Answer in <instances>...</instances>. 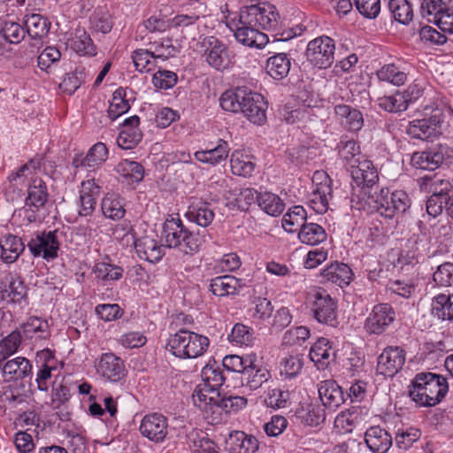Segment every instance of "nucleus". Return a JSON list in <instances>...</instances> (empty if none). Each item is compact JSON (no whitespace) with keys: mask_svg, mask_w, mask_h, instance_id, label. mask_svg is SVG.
Returning a JSON list of instances; mask_svg holds the SVG:
<instances>
[{"mask_svg":"<svg viewBox=\"0 0 453 453\" xmlns=\"http://www.w3.org/2000/svg\"><path fill=\"white\" fill-rule=\"evenodd\" d=\"M281 18L275 5L262 2L241 8L238 24L234 31L235 39L244 46L261 49L269 42L268 35L261 30L278 34L281 29Z\"/></svg>","mask_w":453,"mask_h":453,"instance_id":"nucleus-1","label":"nucleus"},{"mask_svg":"<svg viewBox=\"0 0 453 453\" xmlns=\"http://www.w3.org/2000/svg\"><path fill=\"white\" fill-rule=\"evenodd\" d=\"M429 96L433 103L426 105V111L431 110L430 116L426 119V171H434L442 165L446 157H450L451 151L441 143L434 144L433 141H431V145H428V139L441 134V129L445 112L450 113L451 110L443 97L435 90L432 89Z\"/></svg>","mask_w":453,"mask_h":453,"instance_id":"nucleus-2","label":"nucleus"},{"mask_svg":"<svg viewBox=\"0 0 453 453\" xmlns=\"http://www.w3.org/2000/svg\"><path fill=\"white\" fill-rule=\"evenodd\" d=\"M206 236L205 230L194 232L180 218L166 219L162 226L161 238L165 246L185 255L197 253L205 242Z\"/></svg>","mask_w":453,"mask_h":453,"instance_id":"nucleus-3","label":"nucleus"},{"mask_svg":"<svg viewBox=\"0 0 453 453\" xmlns=\"http://www.w3.org/2000/svg\"><path fill=\"white\" fill-rule=\"evenodd\" d=\"M209 345L208 337L180 328L175 334H170L165 349L178 358L189 359L203 356Z\"/></svg>","mask_w":453,"mask_h":453,"instance_id":"nucleus-4","label":"nucleus"},{"mask_svg":"<svg viewBox=\"0 0 453 453\" xmlns=\"http://www.w3.org/2000/svg\"><path fill=\"white\" fill-rule=\"evenodd\" d=\"M201 378L203 382L196 387L192 395L196 404V397L197 398L200 403L198 404L200 408L202 407V403H207L210 395H216L219 393V388L228 380L229 376L224 367H221L214 358H211L203 367Z\"/></svg>","mask_w":453,"mask_h":453,"instance_id":"nucleus-5","label":"nucleus"},{"mask_svg":"<svg viewBox=\"0 0 453 453\" xmlns=\"http://www.w3.org/2000/svg\"><path fill=\"white\" fill-rule=\"evenodd\" d=\"M370 199L377 211L385 219H392L395 214L403 213L411 206L408 194L403 190L391 192L388 188L374 191Z\"/></svg>","mask_w":453,"mask_h":453,"instance_id":"nucleus-6","label":"nucleus"},{"mask_svg":"<svg viewBox=\"0 0 453 453\" xmlns=\"http://www.w3.org/2000/svg\"><path fill=\"white\" fill-rule=\"evenodd\" d=\"M452 190L450 181L444 179L438 173L433 176L426 174V213L435 218L441 214L445 204H448L450 196L449 193Z\"/></svg>","mask_w":453,"mask_h":453,"instance_id":"nucleus-7","label":"nucleus"},{"mask_svg":"<svg viewBox=\"0 0 453 453\" xmlns=\"http://www.w3.org/2000/svg\"><path fill=\"white\" fill-rule=\"evenodd\" d=\"M311 311L312 318L319 324L336 328L340 323L338 301L323 288H319L312 295Z\"/></svg>","mask_w":453,"mask_h":453,"instance_id":"nucleus-8","label":"nucleus"},{"mask_svg":"<svg viewBox=\"0 0 453 453\" xmlns=\"http://www.w3.org/2000/svg\"><path fill=\"white\" fill-rule=\"evenodd\" d=\"M430 317L434 324L453 320V293L449 288L426 287Z\"/></svg>","mask_w":453,"mask_h":453,"instance_id":"nucleus-9","label":"nucleus"},{"mask_svg":"<svg viewBox=\"0 0 453 453\" xmlns=\"http://www.w3.org/2000/svg\"><path fill=\"white\" fill-rule=\"evenodd\" d=\"M58 234V229L35 232L27 243L30 254L34 257H42L46 261L55 260L58 257L61 245Z\"/></svg>","mask_w":453,"mask_h":453,"instance_id":"nucleus-10","label":"nucleus"},{"mask_svg":"<svg viewBox=\"0 0 453 453\" xmlns=\"http://www.w3.org/2000/svg\"><path fill=\"white\" fill-rule=\"evenodd\" d=\"M204 411L211 412V423H219L222 420V414L236 413L247 405V399L239 395H210L207 403H203Z\"/></svg>","mask_w":453,"mask_h":453,"instance_id":"nucleus-11","label":"nucleus"},{"mask_svg":"<svg viewBox=\"0 0 453 453\" xmlns=\"http://www.w3.org/2000/svg\"><path fill=\"white\" fill-rule=\"evenodd\" d=\"M335 43L329 36L322 35L311 40L305 51L307 61L314 67L326 69L334 61Z\"/></svg>","mask_w":453,"mask_h":453,"instance_id":"nucleus-12","label":"nucleus"},{"mask_svg":"<svg viewBox=\"0 0 453 453\" xmlns=\"http://www.w3.org/2000/svg\"><path fill=\"white\" fill-rule=\"evenodd\" d=\"M406 352L400 346H388L377 358L376 375L383 379L394 378L405 363Z\"/></svg>","mask_w":453,"mask_h":453,"instance_id":"nucleus-13","label":"nucleus"},{"mask_svg":"<svg viewBox=\"0 0 453 453\" xmlns=\"http://www.w3.org/2000/svg\"><path fill=\"white\" fill-rule=\"evenodd\" d=\"M49 193L46 182L41 178H35L27 187V196L25 199V204L28 222L37 221V213L48 203Z\"/></svg>","mask_w":453,"mask_h":453,"instance_id":"nucleus-14","label":"nucleus"},{"mask_svg":"<svg viewBox=\"0 0 453 453\" xmlns=\"http://www.w3.org/2000/svg\"><path fill=\"white\" fill-rule=\"evenodd\" d=\"M203 56L209 65L218 71L229 67L232 61L226 45L215 36H206L202 41Z\"/></svg>","mask_w":453,"mask_h":453,"instance_id":"nucleus-15","label":"nucleus"},{"mask_svg":"<svg viewBox=\"0 0 453 453\" xmlns=\"http://www.w3.org/2000/svg\"><path fill=\"white\" fill-rule=\"evenodd\" d=\"M451 0H426V21L434 23L443 32L453 33Z\"/></svg>","mask_w":453,"mask_h":453,"instance_id":"nucleus-16","label":"nucleus"},{"mask_svg":"<svg viewBox=\"0 0 453 453\" xmlns=\"http://www.w3.org/2000/svg\"><path fill=\"white\" fill-rule=\"evenodd\" d=\"M395 317V312L389 303H378L366 318L365 329L370 334H381L394 322Z\"/></svg>","mask_w":453,"mask_h":453,"instance_id":"nucleus-17","label":"nucleus"},{"mask_svg":"<svg viewBox=\"0 0 453 453\" xmlns=\"http://www.w3.org/2000/svg\"><path fill=\"white\" fill-rule=\"evenodd\" d=\"M167 427V418L161 413L153 412L142 418L139 431L143 437L154 443H162L168 434Z\"/></svg>","mask_w":453,"mask_h":453,"instance_id":"nucleus-18","label":"nucleus"},{"mask_svg":"<svg viewBox=\"0 0 453 453\" xmlns=\"http://www.w3.org/2000/svg\"><path fill=\"white\" fill-rule=\"evenodd\" d=\"M97 372L111 382H119L127 375L121 357L112 352L103 353L96 365Z\"/></svg>","mask_w":453,"mask_h":453,"instance_id":"nucleus-19","label":"nucleus"},{"mask_svg":"<svg viewBox=\"0 0 453 453\" xmlns=\"http://www.w3.org/2000/svg\"><path fill=\"white\" fill-rule=\"evenodd\" d=\"M270 378V372L261 365L257 355H256L253 356V359L249 358L248 366L240 377V380L242 386L249 387L251 390H256Z\"/></svg>","mask_w":453,"mask_h":453,"instance_id":"nucleus-20","label":"nucleus"},{"mask_svg":"<svg viewBox=\"0 0 453 453\" xmlns=\"http://www.w3.org/2000/svg\"><path fill=\"white\" fill-rule=\"evenodd\" d=\"M319 395L323 405L332 411H335L346 400V393L334 380H326L319 384Z\"/></svg>","mask_w":453,"mask_h":453,"instance_id":"nucleus-21","label":"nucleus"},{"mask_svg":"<svg viewBox=\"0 0 453 453\" xmlns=\"http://www.w3.org/2000/svg\"><path fill=\"white\" fill-rule=\"evenodd\" d=\"M364 441L372 453H387L393 445L392 434L380 426L368 427Z\"/></svg>","mask_w":453,"mask_h":453,"instance_id":"nucleus-22","label":"nucleus"},{"mask_svg":"<svg viewBox=\"0 0 453 453\" xmlns=\"http://www.w3.org/2000/svg\"><path fill=\"white\" fill-rule=\"evenodd\" d=\"M139 125L140 118L137 115L124 120L117 138L119 147L123 150H132L142 141L143 134Z\"/></svg>","mask_w":453,"mask_h":453,"instance_id":"nucleus-23","label":"nucleus"},{"mask_svg":"<svg viewBox=\"0 0 453 453\" xmlns=\"http://www.w3.org/2000/svg\"><path fill=\"white\" fill-rule=\"evenodd\" d=\"M253 91L247 87H236L226 90L219 97V105L226 111L233 113L242 112Z\"/></svg>","mask_w":453,"mask_h":453,"instance_id":"nucleus-24","label":"nucleus"},{"mask_svg":"<svg viewBox=\"0 0 453 453\" xmlns=\"http://www.w3.org/2000/svg\"><path fill=\"white\" fill-rule=\"evenodd\" d=\"M257 439L243 431H232L226 440V448L229 453H255L258 449Z\"/></svg>","mask_w":453,"mask_h":453,"instance_id":"nucleus-25","label":"nucleus"},{"mask_svg":"<svg viewBox=\"0 0 453 453\" xmlns=\"http://www.w3.org/2000/svg\"><path fill=\"white\" fill-rule=\"evenodd\" d=\"M134 247L137 256L150 263L158 262L165 255L163 246L158 244L157 240L148 235L134 238Z\"/></svg>","mask_w":453,"mask_h":453,"instance_id":"nucleus-26","label":"nucleus"},{"mask_svg":"<svg viewBox=\"0 0 453 453\" xmlns=\"http://www.w3.org/2000/svg\"><path fill=\"white\" fill-rule=\"evenodd\" d=\"M452 227L446 222L439 220L436 224L430 226L429 230V250L433 246L435 247L432 250V255L443 254L448 252V242L451 239Z\"/></svg>","mask_w":453,"mask_h":453,"instance_id":"nucleus-27","label":"nucleus"},{"mask_svg":"<svg viewBox=\"0 0 453 453\" xmlns=\"http://www.w3.org/2000/svg\"><path fill=\"white\" fill-rule=\"evenodd\" d=\"M322 277L343 288L350 284L354 273L345 263L335 261L326 265L321 272Z\"/></svg>","mask_w":453,"mask_h":453,"instance_id":"nucleus-28","label":"nucleus"},{"mask_svg":"<svg viewBox=\"0 0 453 453\" xmlns=\"http://www.w3.org/2000/svg\"><path fill=\"white\" fill-rule=\"evenodd\" d=\"M242 114L253 124L262 126L266 122L267 102L264 96L253 92L247 101Z\"/></svg>","mask_w":453,"mask_h":453,"instance_id":"nucleus-29","label":"nucleus"},{"mask_svg":"<svg viewBox=\"0 0 453 453\" xmlns=\"http://www.w3.org/2000/svg\"><path fill=\"white\" fill-rule=\"evenodd\" d=\"M245 284L242 280L226 274L211 280L210 291L216 296L238 295Z\"/></svg>","mask_w":453,"mask_h":453,"instance_id":"nucleus-30","label":"nucleus"},{"mask_svg":"<svg viewBox=\"0 0 453 453\" xmlns=\"http://www.w3.org/2000/svg\"><path fill=\"white\" fill-rule=\"evenodd\" d=\"M336 351L333 349L328 339L319 338L311 348L310 358L319 369H326L335 361Z\"/></svg>","mask_w":453,"mask_h":453,"instance_id":"nucleus-31","label":"nucleus"},{"mask_svg":"<svg viewBox=\"0 0 453 453\" xmlns=\"http://www.w3.org/2000/svg\"><path fill=\"white\" fill-rule=\"evenodd\" d=\"M334 114L341 119L342 125L349 132H358L364 127L362 112L350 105L338 104L334 106Z\"/></svg>","mask_w":453,"mask_h":453,"instance_id":"nucleus-32","label":"nucleus"},{"mask_svg":"<svg viewBox=\"0 0 453 453\" xmlns=\"http://www.w3.org/2000/svg\"><path fill=\"white\" fill-rule=\"evenodd\" d=\"M448 391L449 385L443 376L426 372V406L439 403Z\"/></svg>","mask_w":453,"mask_h":453,"instance_id":"nucleus-33","label":"nucleus"},{"mask_svg":"<svg viewBox=\"0 0 453 453\" xmlns=\"http://www.w3.org/2000/svg\"><path fill=\"white\" fill-rule=\"evenodd\" d=\"M26 35L34 40L47 37L51 23L47 17L39 13L26 14L23 19Z\"/></svg>","mask_w":453,"mask_h":453,"instance_id":"nucleus-34","label":"nucleus"},{"mask_svg":"<svg viewBox=\"0 0 453 453\" xmlns=\"http://www.w3.org/2000/svg\"><path fill=\"white\" fill-rule=\"evenodd\" d=\"M229 151L230 147L227 142L223 139H219L214 148L196 151L194 157L203 164L216 166L226 160Z\"/></svg>","mask_w":453,"mask_h":453,"instance_id":"nucleus-35","label":"nucleus"},{"mask_svg":"<svg viewBox=\"0 0 453 453\" xmlns=\"http://www.w3.org/2000/svg\"><path fill=\"white\" fill-rule=\"evenodd\" d=\"M353 174V179L357 182V185L360 183L363 184V188L365 193L368 195L370 198L371 196H373L372 190L377 191L378 189V181H379V174L377 169L374 167L371 161H365L361 167L358 168Z\"/></svg>","mask_w":453,"mask_h":453,"instance_id":"nucleus-36","label":"nucleus"},{"mask_svg":"<svg viewBox=\"0 0 453 453\" xmlns=\"http://www.w3.org/2000/svg\"><path fill=\"white\" fill-rule=\"evenodd\" d=\"M122 178V182L128 185H137L144 178V167L139 162L130 159H122L115 167Z\"/></svg>","mask_w":453,"mask_h":453,"instance_id":"nucleus-37","label":"nucleus"},{"mask_svg":"<svg viewBox=\"0 0 453 453\" xmlns=\"http://www.w3.org/2000/svg\"><path fill=\"white\" fill-rule=\"evenodd\" d=\"M0 247L2 250L1 258L4 262L11 264L18 259L25 250L27 244H25V239L9 234L0 241Z\"/></svg>","mask_w":453,"mask_h":453,"instance_id":"nucleus-38","label":"nucleus"},{"mask_svg":"<svg viewBox=\"0 0 453 453\" xmlns=\"http://www.w3.org/2000/svg\"><path fill=\"white\" fill-rule=\"evenodd\" d=\"M71 49L81 56L94 57L96 55V46L84 27H77L70 39Z\"/></svg>","mask_w":453,"mask_h":453,"instance_id":"nucleus-39","label":"nucleus"},{"mask_svg":"<svg viewBox=\"0 0 453 453\" xmlns=\"http://www.w3.org/2000/svg\"><path fill=\"white\" fill-rule=\"evenodd\" d=\"M185 216L190 222L206 227L213 221L215 214L210 203L200 201L191 204Z\"/></svg>","mask_w":453,"mask_h":453,"instance_id":"nucleus-40","label":"nucleus"},{"mask_svg":"<svg viewBox=\"0 0 453 453\" xmlns=\"http://www.w3.org/2000/svg\"><path fill=\"white\" fill-rule=\"evenodd\" d=\"M4 375H10L13 380L32 379V365L23 357H18L7 361L3 366Z\"/></svg>","mask_w":453,"mask_h":453,"instance_id":"nucleus-41","label":"nucleus"},{"mask_svg":"<svg viewBox=\"0 0 453 453\" xmlns=\"http://www.w3.org/2000/svg\"><path fill=\"white\" fill-rule=\"evenodd\" d=\"M101 210L104 217L119 220L126 214L124 198L116 193H108L102 200Z\"/></svg>","mask_w":453,"mask_h":453,"instance_id":"nucleus-42","label":"nucleus"},{"mask_svg":"<svg viewBox=\"0 0 453 453\" xmlns=\"http://www.w3.org/2000/svg\"><path fill=\"white\" fill-rule=\"evenodd\" d=\"M291 66L290 59L286 53H276L266 61V72L274 80L287 77Z\"/></svg>","mask_w":453,"mask_h":453,"instance_id":"nucleus-43","label":"nucleus"},{"mask_svg":"<svg viewBox=\"0 0 453 453\" xmlns=\"http://www.w3.org/2000/svg\"><path fill=\"white\" fill-rule=\"evenodd\" d=\"M28 288L24 280L14 274L10 288H7V299L2 300L7 304H18L27 306L28 304Z\"/></svg>","mask_w":453,"mask_h":453,"instance_id":"nucleus-44","label":"nucleus"},{"mask_svg":"<svg viewBox=\"0 0 453 453\" xmlns=\"http://www.w3.org/2000/svg\"><path fill=\"white\" fill-rule=\"evenodd\" d=\"M20 328L27 339H32L37 334V338L46 340L50 335L48 321L37 316L29 317L27 322L20 325Z\"/></svg>","mask_w":453,"mask_h":453,"instance_id":"nucleus-45","label":"nucleus"},{"mask_svg":"<svg viewBox=\"0 0 453 453\" xmlns=\"http://www.w3.org/2000/svg\"><path fill=\"white\" fill-rule=\"evenodd\" d=\"M298 239L307 245L315 246L326 240L325 229L316 223H306L298 229Z\"/></svg>","mask_w":453,"mask_h":453,"instance_id":"nucleus-46","label":"nucleus"},{"mask_svg":"<svg viewBox=\"0 0 453 453\" xmlns=\"http://www.w3.org/2000/svg\"><path fill=\"white\" fill-rule=\"evenodd\" d=\"M252 157L242 153L240 151H234L230 158V166L233 174L250 177L255 170L256 164L251 160Z\"/></svg>","mask_w":453,"mask_h":453,"instance_id":"nucleus-47","label":"nucleus"},{"mask_svg":"<svg viewBox=\"0 0 453 453\" xmlns=\"http://www.w3.org/2000/svg\"><path fill=\"white\" fill-rule=\"evenodd\" d=\"M422 435V430L408 425H402L395 431V445L401 449H408L418 441Z\"/></svg>","mask_w":453,"mask_h":453,"instance_id":"nucleus-48","label":"nucleus"},{"mask_svg":"<svg viewBox=\"0 0 453 453\" xmlns=\"http://www.w3.org/2000/svg\"><path fill=\"white\" fill-rule=\"evenodd\" d=\"M307 223V212L301 205L291 207L283 216L282 226L288 233H296Z\"/></svg>","mask_w":453,"mask_h":453,"instance_id":"nucleus-49","label":"nucleus"},{"mask_svg":"<svg viewBox=\"0 0 453 453\" xmlns=\"http://www.w3.org/2000/svg\"><path fill=\"white\" fill-rule=\"evenodd\" d=\"M257 205L265 213L273 217L280 215L285 209L282 199L271 192L259 193Z\"/></svg>","mask_w":453,"mask_h":453,"instance_id":"nucleus-50","label":"nucleus"},{"mask_svg":"<svg viewBox=\"0 0 453 453\" xmlns=\"http://www.w3.org/2000/svg\"><path fill=\"white\" fill-rule=\"evenodd\" d=\"M88 74L84 67H76L73 72L65 74L59 88L65 94L72 96L86 81Z\"/></svg>","mask_w":453,"mask_h":453,"instance_id":"nucleus-51","label":"nucleus"},{"mask_svg":"<svg viewBox=\"0 0 453 453\" xmlns=\"http://www.w3.org/2000/svg\"><path fill=\"white\" fill-rule=\"evenodd\" d=\"M25 36V27L11 20L1 21L0 38H2L4 42L18 44L24 40Z\"/></svg>","mask_w":453,"mask_h":453,"instance_id":"nucleus-52","label":"nucleus"},{"mask_svg":"<svg viewBox=\"0 0 453 453\" xmlns=\"http://www.w3.org/2000/svg\"><path fill=\"white\" fill-rule=\"evenodd\" d=\"M257 354L252 352L244 356L239 355H226L221 362V365L224 367L226 373L232 375H239L240 377L242 375L244 370L248 366L249 358L253 359V356Z\"/></svg>","mask_w":453,"mask_h":453,"instance_id":"nucleus-53","label":"nucleus"},{"mask_svg":"<svg viewBox=\"0 0 453 453\" xmlns=\"http://www.w3.org/2000/svg\"><path fill=\"white\" fill-rule=\"evenodd\" d=\"M105 258L109 262H97L94 266V273L104 281L120 280L123 276L124 269L119 265L111 264L109 256H106Z\"/></svg>","mask_w":453,"mask_h":453,"instance_id":"nucleus-54","label":"nucleus"},{"mask_svg":"<svg viewBox=\"0 0 453 453\" xmlns=\"http://www.w3.org/2000/svg\"><path fill=\"white\" fill-rule=\"evenodd\" d=\"M361 413L362 411L359 406H352L337 415L335 424L337 426H341L345 433H351L360 422Z\"/></svg>","mask_w":453,"mask_h":453,"instance_id":"nucleus-55","label":"nucleus"},{"mask_svg":"<svg viewBox=\"0 0 453 453\" xmlns=\"http://www.w3.org/2000/svg\"><path fill=\"white\" fill-rule=\"evenodd\" d=\"M90 28L104 35L109 34L113 26L112 15L108 11L96 10L89 17Z\"/></svg>","mask_w":453,"mask_h":453,"instance_id":"nucleus-56","label":"nucleus"},{"mask_svg":"<svg viewBox=\"0 0 453 453\" xmlns=\"http://www.w3.org/2000/svg\"><path fill=\"white\" fill-rule=\"evenodd\" d=\"M231 196H235V205L242 211L249 210L250 206L255 202H258V194L256 189L252 188H234L227 191Z\"/></svg>","mask_w":453,"mask_h":453,"instance_id":"nucleus-57","label":"nucleus"},{"mask_svg":"<svg viewBox=\"0 0 453 453\" xmlns=\"http://www.w3.org/2000/svg\"><path fill=\"white\" fill-rule=\"evenodd\" d=\"M453 284V263L446 262L437 266L433 274V281L426 287L448 288Z\"/></svg>","mask_w":453,"mask_h":453,"instance_id":"nucleus-58","label":"nucleus"},{"mask_svg":"<svg viewBox=\"0 0 453 453\" xmlns=\"http://www.w3.org/2000/svg\"><path fill=\"white\" fill-rule=\"evenodd\" d=\"M336 150L339 157L346 163L351 164L356 156L361 152L360 146L354 139H348L346 135L342 136L337 143Z\"/></svg>","mask_w":453,"mask_h":453,"instance_id":"nucleus-59","label":"nucleus"},{"mask_svg":"<svg viewBox=\"0 0 453 453\" xmlns=\"http://www.w3.org/2000/svg\"><path fill=\"white\" fill-rule=\"evenodd\" d=\"M388 8L395 20L401 24H408L412 19V8L406 0H389Z\"/></svg>","mask_w":453,"mask_h":453,"instance_id":"nucleus-60","label":"nucleus"},{"mask_svg":"<svg viewBox=\"0 0 453 453\" xmlns=\"http://www.w3.org/2000/svg\"><path fill=\"white\" fill-rule=\"evenodd\" d=\"M228 340L230 342L236 345L249 346L252 344L254 337V330L243 324L237 323L232 328L231 334H228Z\"/></svg>","mask_w":453,"mask_h":453,"instance_id":"nucleus-61","label":"nucleus"},{"mask_svg":"<svg viewBox=\"0 0 453 453\" xmlns=\"http://www.w3.org/2000/svg\"><path fill=\"white\" fill-rule=\"evenodd\" d=\"M378 103L381 109L388 112H401L408 108L405 97L398 92L378 98Z\"/></svg>","mask_w":453,"mask_h":453,"instance_id":"nucleus-62","label":"nucleus"},{"mask_svg":"<svg viewBox=\"0 0 453 453\" xmlns=\"http://www.w3.org/2000/svg\"><path fill=\"white\" fill-rule=\"evenodd\" d=\"M377 77L381 81H387L395 86L403 84L406 80V74L399 71L398 67L393 64L382 66L377 71Z\"/></svg>","mask_w":453,"mask_h":453,"instance_id":"nucleus-63","label":"nucleus"},{"mask_svg":"<svg viewBox=\"0 0 453 453\" xmlns=\"http://www.w3.org/2000/svg\"><path fill=\"white\" fill-rule=\"evenodd\" d=\"M86 156L88 168L98 167L108 158V149L104 142H98L88 150Z\"/></svg>","mask_w":453,"mask_h":453,"instance_id":"nucleus-64","label":"nucleus"}]
</instances>
